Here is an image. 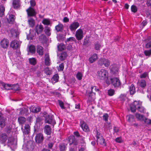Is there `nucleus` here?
Segmentation results:
<instances>
[{
    "label": "nucleus",
    "mask_w": 151,
    "mask_h": 151,
    "mask_svg": "<svg viewBox=\"0 0 151 151\" xmlns=\"http://www.w3.org/2000/svg\"><path fill=\"white\" fill-rule=\"evenodd\" d=\"M28 51L30 53H34L35 52L36 48L35 46L33 45H31L29 47Z\"/></svg>",
    "instance_id": "nucleus-32"
},
{
    "label": "nucleus",
    "mask_w": 151,
    "mask_h": 151,
    "mask_svg": "<svg viewBox=\"0 0 151 151\" xmlns=\"http://www.w3.org/2000/svg\"><path fill=\"white\" fill-rule=\"evenodd\" d=\"M43 29V27L41 25H40L38 27L37 25L35 28V30L38 34L41 33L42 32Z\"/></svg>",
    "instance_id": "nucleus-20"
},
{
    "label": "nucleus",
    "mask_w": 151,
    "mask_h": 151,
    "mask_svg": "<svg viewBox=\"0 0 151 151\" xmlns=\"http://www.w3.org/2000/svg\"><path fill=\"white\" fill-rule=\"evenodd\" d=\"M108 94L109 96H113L115 93V91L113 89H111L108 90Z\"/></svg>",
    "instance_id": "nucleus-46"
},
{
    "label": "nucleus",
    "mask_w": 151,
    "mask_h": 151,
    "mask_svg": "<svg viewBox=\"0 0 151 151\" xmlns=\"http://www.w3.org/2000/svg\"><path fill=\"white\" fill-rule=\"evenodd\" d=\"M98 63L101 66L104 65L106 67H108L110 64V62L109 60L107 59L101 58L98 60Z\"/></svg>",
    "instance_id": "nucleus-4"
},
{
    "label": "nucleus",
    "mask_w": 151,
    "mask_h": 151,
    "mask_svg": "<svg viewBox=\"0 0 151 151\" xmlns=\"http://www.w3.org/2000/svg\"><path fill=\"white\" fill-rule=\"evenodd\" d=\"M75 36L78 40L82 39L83 37V32L82 29H79L77 30L76 32Z\"/></svg>",
    "instance_id": "nucleus-7"
},
{
    "label": "nucleus",
    "mask_w": 151,
    "mask_h": 151,
    "mask_svg": "<svg viewBox=\"0 0 151 151\" xmlns=\"http://www.w3.org/2000/svg\"><path fill=\"white\" fill-rule=\"evenodd\" d=\"M26 119L24 117L20 116L18 118V121L19 124H23L26 121Z\"/></svg>",
    "instance_id": "nucleus-37"
},
{
    "label": "nucleus",
    "mask_w": 151,
    "mask_h": 151,
    "mask_svg": "<svg viewBox=\"0 0 151 151\" xmlns=\"http://www.w3.org/2000/svg\"><path fill=\"white\" fill-rule=\"evenodd\" d=\"M109 116L107 114H104L103 116V118L104 120L106 122L108 121Z\"/></svg>",
    "instance_id": "nucleus-59"
},
{
    "label": "nucleus",
    "mask_w": 151,
    "mask_h": 151,
    "mask_svg": "<svg viewBox=\"0 0 151 151\" xmlns=\"http://www.w3.org/2000/svg\"><path fill=\"white\" fill-rule=\"evenodd\" d=\"M14 16L13 15H9V17L7 18L8 21L10 23H13L14 21Z\"/></svg>",
    "instance_id": "nucleus-33"
},
{
    "label": "nucleus",
    "mask_w": 151,
    "mask_h": 151,
    "mask_svg": "<svg viewBox=\"0 0 151 151\" xmlns=\"http://www.w3.org/2000/svg\"><path fill=\"white\" fill-rule=\"evenodd\" d=\"M1 47L4 48H6L9 44V41L7 39H3L0 42Z\"/></svg>",
    "instance_id": "nucleus-11"
},
{
    "label": "nucleus",
    "mask_w": 151,
    "mask_h": 151,
    "mask_svg": "<svg viewBox=\"0 0 151 151\" xmlns=\"http://www.w3.org/2000/svg\"><path fill=\"white\" fill-rule=\"evenodd\" d=\"M8 142L7 144L8 146L11 147H14L16 145V142H15L14 139L13 137H8Z\"/></svg>",
    "instance_id": "nucleus-9"
},
{
    "label": "nucleus",
    "mask_w": 151,
    "mask_h": 151,
    "mask_svg": "<svg viewBox=\"0 0 151 151\" xmlns=\"http://www.w3.org/2000/svg\"><path fill=\"white\" fill-rule=\"evenodd\" d=\"M76 139L75 138V137L73 136H70L68 138V141L70 142L69 145H71L74 141Z\"/></svg>",
    "instance_id": "nucleus-38"
},
{
    "label": "nucleus",
    "mask_w": 151,
    "mask_h": 151,
    "mask_svg": "<svg viewBox=\"0 0 151 151\" xmlns=\"http://www.w3.org/2000/svg\"><path fill=\"white\" fill-rule=\"evenodd\" d=\"M7 135L6 133H0V142L2 144L5 143L7 139Z\"/></svg>",
    "instance_id": "nucleus-14"
},
{
    "label": "nucleus",
    "mask_w": 151,
    "mask_h": 151,
    "mask_svg": "<svg viewBox=\"0 0 151 151\" xmlns=\"http://www.w3.org/2000/svg\"><path fill=\"white\" fill-rule=\"evenodd\" d=\"M145 47L147 49L151 47V41H150L146 44Z\"/></svg>",
    "instance_id": "nucleus-64"
},
{
    "label": "nucleus",
    "mask_w": 151,
    "mask_h": 151,
    "mask_svg": "<svg viewBox=\"0 0 151 151\" xmlns=\"http://www.w3.org/2000/svg\"><path fill=\"white\" fill-rule=\"evenodd\" d=\"M80 125L84 131L88 132L89 131V129L88 126L83 121H81Z\"/></svg>",
    "instance_id": "nucleus-12"
},
{
    "label": "nucleus",
    "mask_w": 151,
    "mask_h": 151,
    "mask_svg": "<svg viewBox=\"0 0 151 151\" xmlns=\"http://www.w3.org/2000/svg\"><path fill=\"white\" fill-rule=\"evenodd\" d=\"M42 23L45 25H49L50 24V22L49 19H44L42 20Z\"/></svg>",
    "instance_id": "nucleus-41"
},
{
    "label": "nucleus",
    "mask_w": 151,
    "mask_h": 151,
    "mask_svg": "<svg viewBox=\"0 0 151 151\" xmlns=\"http://www.w3.org/2000/svg\"><path fill=\"white\" fill-rule=\"evenodd\" d=\"M29 63L32 65H35L36 63V60L34 58H29Z\"/></svg>",
    "instance_id": "nucleus-42"
},
{
    "label": "nucleus",
    "mask_w": 151,
    "mask_h": 151,
    "mask_svg": "<svg viewBox=\"0 0 151 151\" xmlns=\"http://www.w3.org/2000/svg\"><path fill=\"white\" fill-rule=\"evenodd\" d=\"M79 26V24L78 22H74L71 24L69 28L71 31H73L76 29Z\"/></svg>",
    "instance_id": "nucleus-13"
},
{
    "label": "nucleus",
    "mask_w": 151,
    "mask_h": 151,
    "mask_svg": "<svg viewBox=\"0 0 151 151\" xmlns=\"http://www.w3.org/2000/svg\"><path fill=\"white\" fill-rule=\"evenodd\" d=\"M104 127L105 129H110L111 128V126L110 124L106 123L105 124Z\"/></svg>",
    "instance_id": "nucleus-56"
},
{
    "label": "nucleus",
    "mask_w": 151,
    "mask_h": 151,
    "mask_svg": "<svg viewBox=\"0 0 151 151\" xmlns=\"http://www.w3.org/2000/svg\"><path fill=\"white\" fill-rule=\"evenodd\" d=\"M148 125H151V119H149L145 117L144 120H143Z\"/></svg>",
    "instance_id": "nucleus-48"
},
{
    "label": "nucleus",
    "mask_w": 151,
    "mask_h": 151,
    "mask_svg": "<svg viewBox=\"0 0 151 151\" xmlns=\"http://www.w3.org/2000/svg\"><path fill=\"white\" fill-rule=\"evenodd\" d=\"M28 24L30 27H34L35 23V20L32 18L30 17L28 21Z\"/></svg>",
    "instance_id": "nucleus-27"
},
{
    "label": "nucleus",
    "mask_w": 151,
    "mask_h": 151,
    "mask_svg": "<svg viewBox=\"0 0 151 151\" xmlns=\"http://www.w3.org/2000/svg\"><path fill=\"white\" fill-rule=\"evenodd\" d=\"M67 144L63 143L60 145L59 148L60 151H65L67 149Z\"/></svg>",
    "instance_id": "nucleus-30"
},
{
    "label": "nucleus",
    "mask_w": 151,
    "mask_h": 151,
    "mask_svg": "<svg viewBox=\"0 0 151 151\" xmlns=\"http://www.w3.org/2000/svg\"><path fill=\"white\" fill-rule=\"evenodd\" d=\"M75 41L76 42V40L75 38L73 37H71L69 38H67L65 41V42H69Z\"/></svg>",
    "instance_id": "nucleus-44"
},
{
    "label": "nucleus",
    "mask_w": 151,
    "mask_h": 151,
    "mask_svg": "<svg viewBox=\"0 0 151 151\" xmlns=\"http://www.w3.org/2000/svg\"><path fill=\"white\" fill-rule=\"evenodd\" d=\"M5 7L2 5H0V17H2L4 15Z\"/></svg>",
    "instance_id": "nucleus-39"
},
{
    "label": "nucleus",
    "mask_w": 151,
    "mask_h": 151,
    "mask_svg": "<svg viewBox=\"0 0 151 151\" xmlns=\"http://www.w3.org/2000/svg\"><path fill=\"white\" fill-rule=\"evenodd\" d=\"M44 116L45 118V122L51 124L53 126L56 124L55 121L54 119L53 116L52 115L48 114H47L46 112H44Z\"/></svg>",
    "instance_id": "nucleus-2"
},
{
    "label": "nucleus",
    "mask_w": 151,
    "mask_h": 151,
    "mask_svg": "<svg viewBox=\"0 0 151 151\" xmlns=\"http://www.w3.org/2000/svg\"><path fill=\"white\" fill-rule=\"evenodd\" d=\"M31 6L32 7H34L36 5V2L35 0H30V1Z\"/></svg>",
    "instance_id": "nucleus-60"
},
{
    "label": "nucleus",
    "mask_w": 151,
    "mask_h": 151,
    "mask_svg": "<svg viewBox=\"0 0 151 151\" xmlns=\"http://www.w3.org/2000/svg\"><path fill=\"white\" fill-rule=\"evenodd\" d=\"M19 114L23 115L24 114L25 111H27V109L24 108H20V109Z\"/></svg>",
    "instance_id": "nucleus-49"
},
{
    "label": "nucleus",
    "mask_w": 151,
    "mask_h": 151,
    "mask_svg": "<svg viewBox=\"0 0 151 151\" xmlns=\"http://www.w3.org/2000/svg\"><path fill=\"white\" fill-rule=\"evenodd\" d=\"M44 137L42 134L39 133L37 134L35 137V140L36 142L40 144L42 143L43 141Z\"/></svg>",
    "instance_id": "nucleus-8"
},
{
    "label": "nucleus",
    "mask_w": 151,
    "mask_h": 151,
    "mask_svg": "<svg viewBox=\"0 0 151 151\" xmlns=\"http://www.w3.org/2000/svg\"><path fill=\"white\" fill-rule=\"evenodd\" d=\"M110 80L111 81V84L115 88L119 87L121 86V82L118 78H111Z\"/></svg>",
    "instance_id": "nucleus-6"
},
{
    "label": "nucleus",
    "mask_w": 151,
    "mask_h": 151,
    "mask_svg": "<svg viewBox=\"0 0 151 151\" xmlns=\"http://www.w3.org/2000/svg\"><path fill=\"white\" fill-rule=\"evenodd\" d=\"M2 85L5 89L9 90L11 89V85L7 84H5L4 83H3Z\"/></svg>",
    "instance_id": "nucleus-43"
},
{
    "label": "nucleus",
    "mask_w": 151,
    "mask_h": 151,
    "mask_svg": "<svg viewBox=\"0 0 151 151\" xmlns=\"http://www.w3.org/2000/svg\"><path fill=\"white\" fill-rule=\"evenodd\" d=\"M127 120L131 124L132 123L135 121V119L133 115H129L127 117Z\"/></svg>",
    "instance_id": "nucleus-26"
},
{
    "label": "nucleus",
    "mask_w": 151,
    "mask_h": 151,
    "mask_svg": "<svg viewBox=\"0 0 151 151\" xmlns=\"http://www.w3.org/2000/svg\"><path fill=\"white\" fill-rule=\"evenodd\" d=\"M97 143L105 146L106 145V143L105 142V140L102 136H100V138L97 139Z\"/></svg>",
    "instance_id": "nucleus-18"
},
{
    "label": "nucleus",
    "mask_w": 151,
    "mask_h": 151,
    "mask_svg": "<svg viewBox=\"0 0 151 151\" xmlns=\"http://www.w3.org/2000/svg\"><path fill=\"white\" fill-rule=\"evenodd\" d=\"M64 68V63H62L59 65V68L58 69V70L60 71H62L63 70Z\"/></svg>",
    "instance_id": "nucleus-57"
},
{
    "label": "nucleus",
    "mask_w": 151,
    "mask_h": 151,
    "mask_svg": "<svg viewBox=\"0 0 151 151\" xmlns=\"http://www.w3.org/2000/svg\"><path fill=\"white\" fill-rule=\"evenodd\" d=\"M139 85L142 88H145L147 85V83L146 81L143 79L140 80L138 82Z\"/></svg>",
    "instance_id": "nucleus-24"
},
{
    "label": "nucleus",
    "mask_w": 151,
    "mask_h": 151,
    "mask_svg": "<svg viewBox=\"0 0 151 151\" xmlns=\"http://www.w3.org/2000/svg\"><path fill=\"white\" fill-rule=\"evenodd\" d=\"M20 44L17 40H14L10 43V46L14 49H16L20 47Z\"/></svg>",
    "instance_id": "nucleus-10"
},
{
    "label": "nucleus",
    "mask_w": 151,
    "mask_h": 151,
    "mask_svg": "<svg viewBox=\"0 0 151 151\" xmlns=\"http://www.w3.org/2000/svg\"><path fill=\"white\" fill-rule=\"evenodd\" d=\"M129 91L130 94L133 95L135 92V87L133 84H132L129 88Z\"/></svg>",
    "instance_id": "nucleus-34"
},
{
    "label": "nucleus",
    "mask_w": 151,
    "mask_h": 151,
    "mask_svg": "<svg viewBox=\"0 0 151 151\" xmlns=\"http://www.w3.org/2000/svg\"><path fill=\"white\" fill-rule=\"evenodd\" d=\"M63 25L61 24H59L55 27V29L57 32H61L63 29Z\"/></svg>",
    "instance_id": "nucleus-36"
},
{
    "label": "nucleus",
    "mask_w": 151,
    "mask_h": 151,
    "mask_svg": "<svg viewBox=\"0 0 151 151\" xmlns=\"http://www.w3.org/2000/svg\"><path fill=\"white\" fill-rule=\"evenodd\" d=\"M83 76V74H82L80 72H78L76 75V77L79 80H81Z\"/></svg>",
    "instance_id": "nucleus-45"
},
{
    "label": "nucleus",
    "mask_w": 151,
    "mask_h": 151,
    "mask_svg": "<svg viewBox=\"0 0 151 151\" xmlns=\"http://www.w3.org/2000/svg\"><path fill=\"white\" fill-rule=\"evenodd\" d=\"M45 65L49 66L50 65V60L48 54H47L45 55Z\"/></svg>",
    "instance_id": "nucleus-23"
},
{
    "label": "nucleus",
    "mask_w": 151,
    "mask_h": 151,
    "mask_svg": "<svg viewBox=\"0 0 151 151\" xmlns=\"http://www.w3.org/2000/svg\"><path fill=\"white\" fill-rule=\"evenodd\" d=\"M58 49L59 51H61L64 50L65 48V45L63 43H60L57 46Z\"/></svg>",
    "instance_id": "nucleus-35"
},
{
    "label": "nucleus",
    "mask_w": 151,
    "mask_h": 151,
    "mask_svg": "<svg viewBox=\"0 0 151 151\" xmlns=\"http://www.w3.org/2000/svg\"><path fill=\"white\" fill-rule=\"evenodd\" d=\"M101 45L98 42H96L94 45V48L96 50H99L100 48Z\"/></svg>",
    "instance_id": "nucleus-50"
},
{
    "label": "nucleus",
    "mask_w": 151,
    "mask_h": 151,
    "mask_svg": "<svg viewBox=\"0 0 151 151\" xmlns=\"http://www.w3.org/2000/svg\"><path fill=\"white\" fill-rule=\"evenodd\" d=\"M58 102L60 106V107H61V108L62 109H65V107H64V103H63V102L62 101L60 100H58Z\"/></svg>",
    "instance_id": "nucleus-53"
},
{
    "label": "nucleus",
    "mask_w": 151,
    "mask_h": 151,
    "mask_svg": "<svg viewBox=\"0 0 151 151\" xmlns=\"http://www.w3.org/2000/svg\"><path fill=\"white\" fill-rule=\"evenodd\" d=\"M130 106V110L132 112H135L136 109L141 113H144L145 112V109L142 106V103L139 101H134L131 104Z\"/></svg>",
    "instance_id": "nucleus-1"
},
{
    "label": "nucleus",
    "mask_w": 151,
    "mask_h": 151,
    "mask_svg": "<svg viewBox=\"0 0 151 151\" xmlns=\"http://www.w3.org/2000/svg\"><path fill=\"white\" fill-rule=\"evenodd\" d=\"M98 58V55L96 53L94 54L89 59V61L91 63L95 61Z\"/></svg>",
    "instance_id": "nucleus-22"
},
{
    "label": "nucleus",
    "mask_w": 151,
    "mask_h": 151,
    "mask_svg": "<svg viewBox=\"0 0 151 151\" xmlns=\"http://www.w3.org/2000/svg\"><path fill=\"white\" fill-rule=\"evenodd\" d=\"M50 27H47L46 28L45 30V34L48 36H50Z\"/></svg>",
    "instance_id": "nucleus-52"
},
{
    "label": "nucleus",
    "mask_w": 151,
    "mask_h": 151,
    "mask_svg": "<svg viewBox=\"0 0 151 151\" xmlns=\"http://www.w3.org/2000/svg\"><path fill=\"white\" fill-rule=\"evenodd\" d=\"M148 75V73L147 72H145L140 75V77L141 78H145Z\"/></svg>",
    "instance_id": "nucleus-58"
},
{
    "label": "nucleus",
    "mask_w": 151,
    "mask_h": 151,
    "mask_svg": "<svg viewBox=\"0 0 151 151\" xmlns=\"http://www.w3.org/2000/svg\"><path fill=\"white\" fill-rule=\"evenodd\" d=\"M44 131L47 135H50L51 133V129L50 126L46 125L44 128Z\"/></svg>",
    "instance_id": "nucleus-19"
},
{
    "label": "nucleus",
    "mask_w": 151,
    "mask_h": 151,
    "mask_svg": "<svg viewBox=\"0 0 151 151\" xmlns=\"http://www.w3.org/2000/svg\"><path fill=\"white\" fill-rule=\"evenodd\" d=\"M67 54L66 52H63L61 54L59 59L61 61L64 60L67 56Z\"/></svg>",
    "instance_id": "nucleus-31"
},
{
    "label": "nucleus",
    "mask_w": 151,
    "mask_h": 151,
    "mask_svg": "<svg viewBox=\"0 0 151 151\" xmlns=\"http://www.w3.org/2000/svg\"><path fill=\"white\" fill-rule=\"evenodd\" d=\"M30 110L32 112L37 113L40 111L41 110V108L39 106L35 107L32 106L30 108Z\"/></svg>",
    "instance_id": "nucleus-17"
},
{
    "label": "nucleus",
    "mask_w": 151,
    "mask_h": 151,
    "mask_svg": "<svg viewBox=\"0 0 151 151\" xmlns=\"http://www.w3.org/2000/svg\"><path fill=\"white\" fill-rule=\"evenodd\" d=\"M59 78V76L58 74H55L53 77L52 79L55 82H57Z\"/></svg>",
    "instance_id": "nucleus-51"
},
{
    "label": "nucleus",
    "mask_w": 151,
    "mask_h": 151,
    "mask_svg": "<svg viewBox=\"0 0 151 151\" xmlns=\"http://www.w3.org/2000/svg\"><path fill=\"white\" fill-rule=\"evenodd\" d=\"M135 116L138 119L142 121L144 120V118H145V117L143 115L138 113H136L135 114Z\"/></svg>",
    "instance_id": "nucleus-40"
},
{
    "label": "nucleus",
    "mask_w": 151,
    "mask_h": 151,
    "mask_svg": "<svg viewBox=\"0 0 151 151\" xmlns=\"http://www.w3.org/2000/svg\"><path fill=\"white\" fill-rule=\"evenodd\" d=\"M37 52L38 54L41 56L43 55V48L41 46L38 45L37 47Z\"/></svg>",
    "instance_id": "nucleus-21"
},
{
    "label": "nucleus",
    "mask_w": 151,
    "mask_h": 151,
    "mask_svg": "<svg viewBox=\"0 0 151 151\" xmlns=\"http://www.w3.org/2000/svg\"><path fill=\"white\" fill-rule=\"evenodd\" d=\"M111 79V78H110V79H109V78L108 77V76L106 77L105 79L106 83L108 85L110 84L111 83V81L110 80Z\"/></svg>",
    "instance_id": "nucleus-63"
},
{
    "label": "nucleus",
    "mask_w": 151,
    "mask_h": 151,
    "mask_svg": "<svg viewBox=\"0 0 151 151\" xmlns=\"http://www.w3.org/2000/svg\"><path fill=\"white\" fill-rule=\"evenodd\" d=\"M93 93L92 92L89 93L88 97V100L87 101L92 102L94 100L95 95H94Z\"/></svg>",
    "instance_id": "nucleus-28"
},
{
    "label": "nucleus",
    "mask_w": 151,
    "mask_h": 151,
    "mask_svg": "<svg viewBox=\"0 0 151 151\" xmlns=\"http://www.w3.org/2000/svg\"><path fill=\"white\" fill-rule=\"evenodd\" d=\"M110 69L111 72L113 74L116 73L118 70V68L116 66V65L115 64H113L110 66Z\"/></svg>",
    "instance_id": "nucleus-15"
},
{
    "label": "nucleus",
    "mask_w": 151,
    "mask_h": 151,
    "mask_svg": "<svg viewBox=\"0 0 151 151\" xmlns=\"http://www.w3.org/2000/svg\"><path fill=\"white\" fill-rule=\"evenodd\" d=\"M91 92L93 93H94V95L95 94V93L94 92L95 91H99V89L97 88L95 86H92L91 87Z\"/></svg>",
    "instance_id": "nucleus-55"
},
{
    "label": "nucleus",
    "mask_w": 151,
    "mask_h": 151,
    "mask_svg": "<svg viewBox=\"0 0 151 151\" xmlns=\"http://www.w3.org/2000/svg\"><path fill=\"white\" fill-rule=\"evenodd\" d=\"M19 86L18 84H15L12 85V89L14 90H17L19 89Z\"/></svg>",
    "instance_id": "nucleus-54"
},
{
    "label": "nucleus",
    "mask_w": 151,
    "mask_h": 151,
    "mask_svg": "<svg viewBox=\"0 0 151 151\" xmlns=\"http://www.w3.org/2000/svg\"><path fill=\"white\" fill-rule=\"evenodd\" d=\"M144 54L146 56H149L151 55V50H145L144 51Z\"/></svg>",
    "instance_id": "nucleus-61"
},
{
    "label": "nucleus",
    "mask_w": 151,
    "mask_h": 151,
    "mask_svg": "<svg viewBox=\"0 0 151 151\" xmlns=\"http://www.w3.org/2000/svg\"><path fill=\"white\" fill-rule=\"evenodd\" d=\"M42 119L40 117H39L36 118V121L37 123H39V124H42Z\"/></svg>",
    "instance_id": "nucleus-62"
},
{
    "label": "nucleus",
    "mask_w": 151,
    "mask_h": 151,
    "mask_svg": "<svg viewBox=\"0 0 151 151\" xmlns=\"http://www.w3.org/2000/svg\"><path fill=\"white\" fill-rule=\"evenodd\" d=\"M30 126L28 124H26L24 127V129L23 130L24 134H28L30 132Z\"/></svg>",
    "instance_id": "nucleus-25"
},
{
    "label": "nucleus",
    "mask_w": 151,
    "mask_h": 151,
    "mask_svg": "<svg viewBox=\"0 0 151 151\" xmlns=\"http://www.w3.org/2000/svg\"><path fill=\"white\" fill-rule=\"evenodd\" d=\"M99 78L101 80H104L108 76V72L105 70L102 69L97 72Z\"/></svg>",
    "instance_id": "nucleus-3"
},
{
    "label": "nucleus",
    "mask_w": 151,
    "mask_h": 151,
    "mask_svg": "<svg viewBox=\"0 0 151 151\" xmlns=\"http://www.w3.org/2000/svg\"><path fill=\"white\" fill-rule=\"evenodd\" d=\"M131 11L132 12L135 13L137 11V8L136 6L132 5L131 7Z\"/></svg>",
    "instance_id": "nucleus-47"
},
{
    "label": "nucleus",
    "mask_w": 151,
    "mask_h": 151,
    "mask_svg": "<svg viewBox=\"0 0 151 151\" xmlns=\"http://www.w3.org/2000/svg\"><path fill=\"white\" fill-rule=\"evenodd\" d=\"M5 126V120L3 117L2 114L0 113V127L3 128Z\"/></svg>",
    "instance_id": "nucleus-16"
},
{
    "label": "nucleus",
    "mask_w": 151,
    "mask_h": 151,
    "mask_svg": "<svg viewBox=\"0 0 151 151\" xmlns=\"http://www.w3.org/2000/svg\"><path fill=\"white\" fill-rule=\"evenodd\" d=\"M27 15V17H35L37 13L35 10L32 7H29L26 10Z\"/></svg>",
    "instance_id": "nucleus-5"
},
{
    "label": "nucleus",
    "mask_w": 151,
    "mask_h": 151,
    "mask_svg": "<svg viewBox=\"0 0 151 151\" xmlns=\"http://www.w3.org/2000/svg\"><path fill=\"white\" fill-rule=\"evenodd\" d=\"M19 1V0H14L13 1V6L15 9L18 8L20 6Z\"/></svg>",
    "instance_id": "nucleus-29"
}]
</instances>
